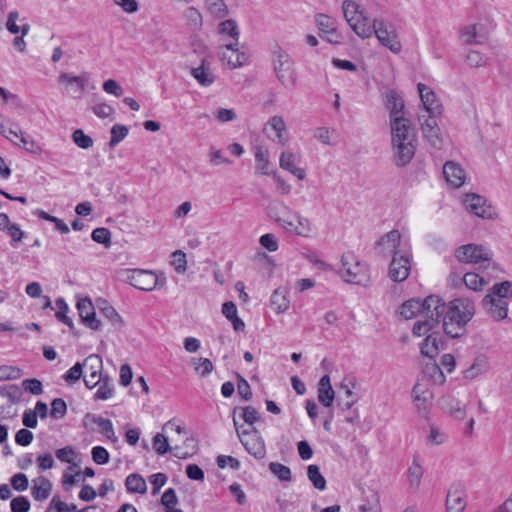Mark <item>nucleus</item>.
Returning a JSON list of instances; mask_svg holds the SVG:
<instances>
[{
	"label": "nucleus",
	"mask_w": 512,
	"mask_h": 512,
	"mask_svg": "<svg viewBox=\"0 0 512 512\" xmlns=\"http://www.w3.org/2000/svg\"><path fill=\"white\" fill-rule=\"evenodd\" d=\"M411 264L407 252L393 257L389 267V277L394 282H402L406 280L410 274Z\"/></svg>",
	"instance_id": "15"
},
{
	"label": "nucleus",
	"mask_w": 512,
	"mask_h": 512,
	"mask_svg": "<svg viewBox=\"0 0 512 512\" xmlns=\"http://www.w3.org/2000/svg\"><path fill=\"white\" fill-rule=\"evenodd\" d=\"M187 25L192 30H199L203 25V18L201 12L195 7H188L183 14Z\"/></svg>",
	"instance_id": "41"
},
{
	"label": "nucleus",
	"mask_w": 512,
	"mask_h": 512,
	"mask_svg": "<svg viewBox=\"0 0 512 512\" xmlns=\"http://www.w3.org/2000/svg\"><path fill=\"white\" fill-rule=\"evenodd\" d=\"M424 137L427 139V141L435 148H440L443 137L440 132L439 127L434 128H424L422 129Z\"/></svg>",
	"instance_id": "52"
},
{
	"label": "nucleus",
	"mask_w": 512,
	"mask_h": 512,
	"mask_svg": "<svg viewBox=\"0 0 512 512\" xmlns=\"http://www.w3.org/2000/svg\"><path fill=\"white\" fill-rule=\"evenodd\" d=\"M463 281L466 287L474 291L482 290L483 287L488 284V279H486L485 275H479L473 272L465 273Z\"/></svg>",
	"instance_id": "40"
},
{
	"label": "nucleus",
	"mask_w": 512,
	"mask_h": 512,
	"mask_svg": "<svg viewBox=\"0 0 512 512\" xmlns=\"http://www.w3.org/2000/svg\"><path fill=\"white\" fill-rule=\"evenodd\" d=\"M55 456L61 462L72 464L74 467L78 466V463L76 462L78 454L71 446H66L64 448L57 449L55 451Z\"/></svg>",
	"instance_id": "49"
},
{
	"label": "nucleus",
	"mask_w": 512,
	"mask_h": 512,
	"mask_svg": "<svg viewBox=\"0 0 512 512\" xmlns=\"http://www.w3.org/2000/svg\"><path fill=\"white\" fill-rule=\"evenodd\" d=\"M55 508L57 512H76L77 507L74 504L68 505L60 500L58 496H54L51 500L47 512H51Z\"/></svg>",
	"instance_id": "63"
},
{
	"label": "nucleus",
	"mask_w": 512,
	"mask_h": 512,
	"mask_svg": "<svg viewBox=\"0 0 512 512\" xmlns=\"http://www.w3.org/2000/svg\"><path fill=\"white\" fill-rule=\"evenodd\" d=\"M125 486L130 493L145 494L147 492V485L144 478L137 473L127 476Z\"/></svg>",
	"instance_id": "35"
},
{
	"label": "nucleus",
	"mask_w": 512,
	"mask_h": 512,
	"mask_svg": "<svg viewBox=\"0 0 512 512\" xmlns=\"http://www.w3.org/2000/svg\"><path fill=\"white\" fill-rule=\"evenodd\" d=\"M447 440L446 433L435 425H430L429 435L427 436V443L429 445H440Z\"/></svg>",
	"instance_id": "55"
},
{
	"label": "nucleus",
	"mask_w": 512,
	"mask_h": 512,
	"mask_svg": "<svg viewBox=\"0 0 512 512\" xmlns=\"http://www.w3.org/2000/svg\"><path fill=\"white\" fill-rule=\"evenodd\" d=\"M455 256L460 262L476 264L483 269L492 264V253L483 245H463L456 250Z\"/></svg>",
	"instance_id": "6"
},
{
	"label": "nucleus",
	"mask_w": 512,
	"mask_h": 512,
	"mask_svg": "<svg viewBox=\"0 0 512 512\" xmlns=\"http://www.w3.org/2000/svg\"><path fill=\"white\" fill-rule=\"evenodd\" d=\"M255 163L257 171L262 175H269V152L264 146H258L255 149Z\"/></svg>",
	"instance_id": "34"
},
{
	"label": "nucleus",
	"mask_w": 512,
	"mask_h": 512,
	"mask_svg": "<svg viewBox=\"0 0 512 512\" xmlns=\"http://www.w3.org/2000/svg\"><path fill=\"white\" fill-rule=\"evenodd\" d=\"M55 305L57 308L56 318L59 321L63 322L64 324L68 325L69 327H72V320L66 315L69 308L65 300L63 298H59L56 300Z\"/></svg>",
	"instance_id": "58"
},
{
	"label": "nucleus",
	"mask_w": 512,
	"mask_h": 512,
	"mask_svg": "<svg viewBox=\"0 0 512 512\" xmlns=\"http://www.w3.org/2000/svg\"><path fill=\"white\" fill-rule=\"evenodd\" d=\"M442 345L441 337L437 333L429 334L421 345V353L429 358H433L439 352Z\"/></svg>",
	"instance_id": "31"
},
{
	"label": "nucleus",
	"mask_w": 512,
	"mask_h": 512,
	"mask_svg": "<svg viewBox=\"0 0 512 512\" xmlns=\"http://www.w3.org/2000/svg\"><path fill=\"white\" fill-rule=\"evenodd\" d=\"M465 62L471 68H482L488 63V57L477 50H469L465 55Z\"/></svg>",
	"instance_id": "44"
},
{
	"label": "nucleus",
	"mask_w": 512,
	"mask_h": 512,
	"mask_svg": "<svg viewBox=\"0 0 512 512\" xmlns=\"http://www.w3.org/2000/svg\"><path fill=\"white\" fill-rule=\"evenodd\" d=\"M484 26L481 24H472L464 26L460 30V40L465 45H480L486 41V36L483 33Z\"/></svg>",
	"instance_id": "22"
},
{
	"label": "nucleus",
	"mask_w": 512,
	"mask_h": 512,
	"mask_svg": "<svg viewBox=\"0 0 512 512\" xmlns=\"http://www.w3.org/2000/svg\"><path fill=\"white\" fill-rule=\"evenodd\" d=\"M82 366L84 367L83 379L85 386L92 389L98 385L104 377L101 374L103 368L102 358L99 355L91 354L84 359Z\"/></svg>",
	"instance_id": "9"
},
{
	"label": "nucleus",
	"mask_w": 512,
	"mask_h": 512,
	"mask_svg": "<svg viewBox=\"0 0 512 512\" xmlns=\"http://www.w3.org/2000/svg\"><path fill=\"white\" fill-rule=\"evenodd\" d=\"M171 265L177 273L182 274L187 269L186 255L184 252L177 250L172 254Z\"/></svg>",
	"instance_id": "60"
},
{
	"label": "nucleus",
	"mask_w": 512,
	"mask_h": 512,
	"mask_svg": "<svg viewBox=\"0 0 512 512\" xmlns=\"http://www.w3.org/2000/svg\"><path fill=\"white\" fill-rule=\"evenodd\" d=\"M218 32L222 37L231 40L230 42H239L240 31L236 21L233 19L222 21L218 25Z\"/></svg>",
	"instance_id": "32"
},
{
	"label": "nucleus",
	"mask_w": 512,
	"mask_h": 512,
	"mask_svg": "<svg viewBox=\"0 0 512 512\" xmlns=\"http://www.w3.org/2000/svg\"><path fill=\"white\" fill-rule=\"evenodd\" d=\"M375 27L374 35L378 41L394 54H398L402 49V45L394 26L383 19H375Z\"/></svg>",
	"instance_id": "7"
},
{
	"label": "nucleus",
	"mask_w": 512,
	"mask_h": 512,
	"mask_svg": "<svg viewBox=\"0 0 512 512\" xmlns=\"http://www.w3.org/2000/svg\"><path fill=\"white\" fill-rule=\"evenodd\" d=\"M58 81L60 83H66L71 87V90L74 93L81 95L86 88L88 79L84 76H74L69 73L62 72L58 77Z\"/></svg>",
	"instance_id": "27"
},
{
	"label": "nucleus",
	"mask_w": 512,
	"mask_h": 512,
	"mask_svg": "<svg viewBox=\"0 0 512 512\" xmlns=\"http://www.w3.org/2000/svg\"><path fill=\"white\" fill-rule=\"evenodd\" d=\"M417 89L425 112L432 114H441L443 111V107L435 92L430 87L423 83H418Z\"/></svg>",
	"instance_id": "19"
},
{
	"label": "nucleus",
	"mask_w": 512,
	"mask_h": 512,
	"mask_svg": "<svg viewBox=\"0 0 512 512\" xmlns=\"http://www.w3.org/2000/svg\"><path fill=\"white\" fill-rule=\"evenodd\" d=\"M339 275L345 282L354 285L366 286L370 282L367 265L352 252H346L342 255Z\"/></svg>",
	"instance_id": "4"
},
{
	"label": "nucleus",
	"mask_w": 512,
	"mask_h": 512,
	"mask_svg": "<svg viewBox=\"0 0 512 512\" xmlns=\"http://www.w3.org/2000/svg\"><path fill=\"white\" fill-rule=\"evenodd\" d=\"M488 369V358L484 355H480L476 357L471 366L464 371V377L466 379L472 380L478 377L479 375L486 373Z\"/></svg>",
	"instance_id": "28"
},
{
	"label": "nucleus",
	"mask_w": 512,
	"mask_h": 512,
	"mask_svg": "<svg viewBox=\"0 0 512 512\" xmlns=\"http://www.w3.org/2000/svg\"><path fill=\"white\" fill-rule=\"evenodd\" d=\"M301 161L299 153L290 150L283 151L279 158V166L281 169L290 172L299 180H303L306 176L305 169L298 167Z\"/></svg>",
	"instance_id": "18"
},
{
	"label": "nucleus",
	"mask_w": 512,
	"mask_h": 512,
	"mask_svg": "<svg viewBox=\"0 0 512 512\" xmlns=\"http://www.w3.org/2000/svg\"><path fill=\"white\" fill-rule=\"evenodd\" d=\"M67 411V405L65 401L61 398H56L51 403V412L50 415L53 418L60 419L65 416Z\"/></svg>",
	"instance_id": "64"
},
{
	"label": "nucleus",
	"mask_w": 512,
	"mask_h": 512,
	"mask_svg": "<svg viewBox=\"0 0 512 512\" xmlns=\"http://www.w3.org/2000/svg\"><path fill=\"white\" fill-rule=\"evenodd\" d=\"M177 503L178 499L175 490L173 488L167 489L161 497V504L165 507V512L176 508Z\"/></svg>",
	"instance_id": "62"
},
{
	"label": "nucleus",
	"mask_w": 512,
	"mask_h": 512,
	"mask_svg": "<svg viewBox=\"0 0 512 512\" xmlns=\"http://www.w3.org/2000/svg\"><path fill=\"white\" fill-rule=\"evenodd\" d=\"M99 309L103 316L111 321L112 324L122 326L121 316L107 301L102 300L99 304Z\"/></svg>",
	"instance_id": "47"
},
{
	"label": "nucleus",
	"mask_w": 512,
	"mask_h": 512,
	"mask_svg": "<svg viewBox=\"0 0 512 512\" xmlns=\"http://www.w3.org/2000/svg\"><path fill=\"white\" fill-rule=\"evenodd\" d=\"M442 406L444 409L448 410L453 417L457 419H463L465 417V405H462L460 402L456 401L453 398H443Z\"/></svg>",
	"instance_id": "43"
},
{
	"label": "nucleus",
	"mask_w": 512,
	"mask_h": 512,
	"mask_svg": "<svg viewBox=\"0 0 512 512\" xmlns=\"http://www.w3.org/2000/svg\"><path fill=\"white\" fill-rule=\"evenodd\" d=\"M267 136L278 144L284 146L288 142V132L284 119L281 116H273L267 122L265 128Z\"/></svg>",
	"instance_id": "14"
},
{
	"label": "nucleus",
	"mask_w": 512,
	"mask_h": 512,
	"mask_svg": "<svg viewBox=\"0 0 512 512\" xmlns=\"http://www.w3.org/2000/svg\"><path fill=\"white\" fill-rule=\"evenodd\" d=\"M234 426L241 443L245 447L246 451L257 459H262L266 455V448L263 439L258 434V431L253 428V434L247 430H239L238 422L234 418Z\"/></svg>",
	"instance_id": "8"
},
{
	"label": "nucleus",
	"mask_w": 512,
	"mask_h": 512,
	"mask_svg": "<svg viewBox=\"0 0 512 512\" xmlns=\"http://www.w3.org/2000/svg\"><path fill=\"white\" fill-rule=\"evenodd\" d=\"M287 295L288 292L284 288H278L273 292L270 298V303L276 313L280 314L288 310L290 301L287 298Z\"/></svg>",
	"instance_id": "30"
},
{
	"label": "nucleus",
	"mask_w": 512,
	"mask_h": 512,
	"mask_svg": "<svg viewBox=\"0 0 512 512\" xmlns=\"http://www.w3.org/2000/svg\"><path fill=\"white\" fill-rule=\"evenodd\" d=\"M487 295H493L500 299H506L507 301L512 300V282L503 281L494 284Z\"/></svg>",
	"instance_id": "42"
},
{
	"label": "nucleus",
	"mask_w": 512,
	"mask_h": 512,
	"mask_svg": "<svg viewBox=\"0 0 512 512\" xmlns=\"http://www.w3.org/2000/svg\"><path fill=\"white\" fill-rule=\"evenodd\" d=\"M153 448L159 455H164L168 451H172V447L169 446L168 437L162 433H157L152 441Z\"/></svg>",
	"instance_id": "54"
},
{
	"label": "nucleus",
	"mask_w": 512,
	"mask_h": 512,
	"mask_svg": "<svg viewBox=\"0 0 512 512\" xmlns=\"http://www.w3.org/2000/svg\"><path fill=\"white\" fill-rule=\"evenodd\" d=\"M51 490L52 484L47 478L39 476L33 479L31 494L36 501L46 500L49 497Z\"/></svg>",
	"instance_id": "26"
},
{
	"label": "nucleus",
	"mask_w": 512,
	"mask_h": 512,
	"mask_svg": "<svg viewBox=\"0 0 512 512\" xmlns=\"http://www.w3.org/2000/svg\"><path fill=\"white\" fill-rule=\"evenodd\" d=\"M446 305L438 296L431 295L422 301L421 318L426 319L433 325H438L440 319L443 320Z\"/></svg>",
	"instance_id": "10"
},
{
	"label": "nucleus",
	"mask_w": 512,
	"mask_h": 512,
	"mask_svg": "<svg viewBox=\"0 0 512 512\" xmlns=\"http://www.w3.org/2000/svg\"><path fill=\"white\" fill-rule=\"evenodd\" d=\"M307 476L314 488L321 491L326 488V480L320 473L319 467L317 465L311 464L308 466Z\"/></svg>",
	"instance_id": "46"
},
{
	"label": "nucleus",
	"mask_w": 512,
	"mask_h": 512,
	"mask_svg": "<svg viewBox=\"0 0 512 512\" xmlns=\"http://www.w3.org/2000/svg\"><path fill=\"white\" fill-rule=\"evenodd\" d=\"M269 470L280 481L289 482L292 479L290 468L279 462H271L269 464Z\"/></svg>",
	"instance_id": "50"
},
{
	"label": "nucleus",
	"mask_w": 512,
	"mask_h": 512,
	"mask_svg": "<svg viewBox=\"0 0 512 512\" xmlns=\"http://www.w3.org/2000/svg\"><path fill=\"white\" fill-rule=\"evenodd\" d=\"M422 301L420 299H410L401 306V315L405 319L421 317Z\"/></svg>",
	"instance_id": "39"
},
{
	"label": "nucleus",
	"mask_w": 512,
	"mask_h": 512,
	"mask_svg": "<svg viewBox=\"0 0 512 512\" xmlns=\"http://www.w3.org/2000/svg\"><path fill=\"white\" fill-rule=\"evenodd\" d=\"M466 507L464 487L459 483L452 484L446 495L447 512H463Z\"/></svg>",
	"instance_id": "17"
},
{
	"label": "nucleus",
	"mask_w": 512,
	"mask_h": 512,
	"mask_svg": "<svg viewBox=\"0 0 512 512\" xmlns=\"http://www.w3.org/2000/svg\"><path fill=\"white\" fill-rule=\"evenodd\" d=\"M221 59L230 68L234 69L244 64L246 57L239 52V42H229L221 48Z\"/></svg>",
	"instance_id": "20"
},
{
	"label": "nucleus",
	"mask_w": 512,
	"mask_h": 512,
	"mask_svg": "<svg viewBox=\"0 0 512 512\" xmlns=\"http://www.w3.org/2000/svg\"><path fill=\"white\" fill-rule=\"evenodd\" d=\"M335 398L329 375L321 377L318 383V401L325 407H331Z\"/></svg>",
	"instance_id": "24"
},
{
	"label": "nucleus",
	"mask_w": 512,
	"mask_h": 512,
	"mask_svg": "<svg viewBox=\"0 0 512 512\" xmlns=\"http://www.w3.org/2000/svg\"><path fill=\"white\" fill-rule=\"evenodd\" d=\"M191 364L194 370L201 376L210 374L213 370L212 362L207 358H193Z\"/></svg>",
	"instance_id": "53"
},
{
	"label": "nucleus",
	"mask_w": 512,
	"mask_h": 512,
	"mask_svg": "<svg viewBox=\"0 0 512 512\" xmlns=\"http://www.w3.org/2000/svg\"><path fill=\"white\" fill-rule=\"evenodd\" d=\"M128 134V128L124 125L115 124L111 128V138L109 146L114 147L121 142Z\"/></svg>",
	"instance_id": "57"
},
{
	"label": "nucleus",
	"mask_w": 512,
	"mask_h": 512,
	"mask_svg": "<svg viewBox=\"0 0 512 512\" xmlns=\"http://www.w3.org/2000/svg\"><path fill=\"white\" fill-rule=\"evenodd\" d=\"M193 77L203 86H209L214 82V76L203 64L191 70Z\"/></svg>",
	"instance_id": "48"
},
{
	"label": "nucleus",
	"mask_w": 512,
	"mask_h": 512,
	"mask_svg": "<svg viewBox=\"0 0 512 512\" xmlns=\"http://www.w3.org/2000/svg\"><path fill=\"white\" fill-rule=\"evenodd\" d=\"M73 142L82 149H88L93 145V139L86 135L83 130L77 129L72 134Z\"/></svg>",
	"instance_id": "59"
},
{
	"label": "nucleus",
	"mask_w": 512,
	"mask_h": 512,
	"mask_svg": "<svg viewBox=\"0 0 512 512\" xmlns=\"http://www.w3.org/2000/svg\"><path fill=\"white\" fill-rule=\"evenodd\" d=\"M432 397V392H430L427 385L418 380L412 389V398L417 408L426 409Z\"/></svg>",
	"instance_id": "25"
},
{
	"label": "nucleus",
	"mask_w": 512,
	"mask_h": 512,
	"mask_svg": "<svg viewBox=\"0 0 512 512\" xmlns=\"http://www.w3.org/2000/svg\"><path fill=\"white\" fill-rule=\"evenodd\" d=\"M91 238L99 244L109 247L111 244V233L107 228L100 227L92 231Z\"/></svg>",
	"instance_id": "56"
},
{
	"label": "nucleus",
	"mask_w": 512,
	"mask_h": 512,
	"mask_svg": "<svg viewBox=\"0 0 512 512\" xmlns=\"http://www.w3.org/2000/svg\"><path fill=\"white\" fill-rule=\"evenodd\" d=\"M77 309L82 322L92 330H98L101 326L100 320L95 317L94 306L89 298L80 299L77 302Z\"/></svg>",
	"instance_id": "21"
},
{
	"label": "nucleus",
	"mask_w": 512,
	"mask_h": 512,
	"mask_svg": "<svg viewBox=\"0 0 512 512\" xmlns=\"http://www.w3.org/2000/svg\"><path fill=\"white\" fill-rule=\"evenodd\" d=\"M385 105L390 112L392 159L396 166L404 167L415 155L417 139L410 120L404 117L403 99L390 90L385 94Z\"/></svg>",
	"instance_id": "1"
},
{
	"label": "nucleus",
	"mask_w": 512,
	"mask_h": 512,
	"mask_svg": "<svg viewBox=\"0 0 512 512\" xmlns=\"http://www.w3.org/2000/svg\"><path fill=\"white\" fill-rule=\"evenodd\" d=\"M205 11L215 19H221L228 15L229 10L224 0H205Z\"/></svg>",
	"instance_id": "33"
},
{
	"label": "nucleus",
	"mask_w": 512,
	"mask_h": 512,
	"mask_svg": "<svg viewBox=\"0 0 512 512\" xmlns=\"http://www.w3.org/2000/svg\"><path fill=\"white\" fill-rule=\"evenodd\" d=\"M465 208L480 218H491L492 209L484 197L478 194H466L463 199Z\"/></svg>",
	"instance_id": "16"
},
{
	"label": "nucleus",
	"mask_w": 512,
	"mask_h": 512,
	"mask_svg": "<svg viewBox=\"0 0 512 512\" xmlns=\"http://www.w3.org/2000/svg\"><path fill=\"white\" fill-rule=\"evenodd\" d=\"M315 21L319 30L328 35H335L337 29V21L326 15V14H318L315 17Z\"/></svg>",
	"instance_id": "38"
},
{
	"label": "nucleus",
	"mask_w": 512,
	"mask_h": 512,
	"mask_svg": "<svg viewBox=\"0 0 512 512\" xmlns=\"http://www.w3.org/2000/svg\"><path fill=\"white\" fill-rule=\"evenodd\" d=\"M85 419H90L93 423L97 424L108 439L113 442L117 441V437L113 429V424L110 419H105L101 416H96L93 414H87Z\"/></svg>",
	"instance_id": "36"
},
{
	"label": "nucleus",
	"mask_w": 512,
	"mask_h": 512,
	"mask_svg": "<svg viewBox=\"0 0 512 512\" xmlns=\"http://www.w3.org/2000/svg\"><path fill=\"white\" fill-rule=\"evenodd\" d=\"M400 245L401 234L398 230H392L380 239L378 249L383 256L387 257L392 255L393 258L405 252L400 249Z\"/></svg>",
	"instance_id": "13"
},
{
	"label": "nucleus",
	"mask_w": 512,
	"mask_h": 512,
	"mask_svg": "<svg viewBox=\"0 0 512 512\" xmlns=\"http://www.w3.org/2000/svg\"><path fill=\"white\" fill-rule=\"evenodd\" d=\"M99 384L100 386L95 393V399H110L114 394L113 380L109 376H104Z\"/></svg>",
	"instance_id": "45"
},
{
	"label": "nucleus",
	"mask_w": 512,
	"mask_h": 512,
	"mask_svg": "<svg viewBox=\"0 0 512 512\" xmlns=\"http://www.w3.org/2000/svg\"><path fill=\"white\" fill-rule=\"evenodd\" d=\"M83 370L82 362H77L63 375V378L68 384H73L83 376Z\"/></svg>",
	"instance_id": "61"
},
{
	"label": "nucleus",
	"mask_w": 512,
	"mask_h": 512,
	"mask_svg": "<svg viewBox=\"0 0 512 512\" xmlns=\"http://www.w3.org/2000/svg\"><path fill=\"white\" fill-rule=\"evenodd\" d=\"M349 26L359 37L363 39L371 37L376 31L375 20L371 25L364 15L362 19L352 21Z\"/></svg>",
	"instance_id": "29"
},
{
	"label": "nucleus",
	"mask_w": 512,
	"mask_h": 512,
	"mask_svg": "<svg viewBox=\"0 0 512 512\" xmlns=\"http://www.w3.org/2000/svg\"><path fill=\"white\" fill-rule=\"evenodd\" d=\"M126 278L133 287L147 292L166 285V276L161 271L133 269L127 271Z\"/></svg>",
	"instance_id": "5"
},
{
	"label": "nucleus",
	"mask_w": 512,
	"mask_h": 512,
	"mask_svg": "<svg viewBox=\"0 0 512 512\" xmlns=\"http://www.w3.org/2000/svg\"><path fill=\"white\" fill-rule=\"evenodd\" d=\"M485 313L494 321H503L508 318L509 301L493 295H485L482 300Z\"/></svg>",
	"instance_id": "12"
},
{
	"label": "nucleus",
	"mask_w": 512,
	"mask_h": 512,
	"mask_svg": "<svg viewBox=\"0 0 512 512\" xmlns=\"http://www.w3.org/2000/svg\"><path fill=\"white\" fill-rule=\"evenodd\" d=\"M342 11L344 18L348 24H350L352 21L356 19H362L364 15L363 11L360 10L359 5L352 0L343 1Z\"/></svg>",
	"instance_id": "37"
},
{
	"label": "nucleus",
	"mask_w": 512,
	"mask_h": 512,
	"mask_svg": "<svg viewBox=\"0 0 512 512\" xmlns=\"http://www.w3.org/2000/svg\"><path fill=\"white\" fill-rule=\"evenodd\" d=\"M276 205L271 204L269 206V214L274 218L276 222H278L285 229H293V231L302 237H311L314 228L309 219L296 214L295 217L297 219V224H294L291 221H288L284 218L278 217L275 213Z\"/></svg>",
	"instance_id": "11"
},
{
	"label": "nucleus",
	"mask_w": 512,
	"mask_h": 512,
	"mask_svg": "<svg viewBox=\"0 0 512 512\" xmlns=\"http://www.w3.org/2000/svg\"><path fill=\"white\" fill-rule=\"evenodd\" d=\"M475 314L474 301L467 297L456 298L446 306L443 316V329L451 338H458L465 334L466 325Z\"/></svg>",
	"instance_id": "2"
},
{
	"label": "nucleus",
	"mask_w": 512,
	"mask_h": 512,
	"mask_svg": "<svg viewBox=\"0 0 512 512\" xmlns=\"http://www.w3.org/2000/svg\"><path fill=\"white\" fill-rule=\"evenodd\" d=\"M272 63L276 77L282 86L293 89L297 83V72L291 55L278 46L272 53Z\"/></svg>",
	"instance_id": "3"
},
{
	"label": "nucleus",
	"mask_w": 512,
	"mask_h": 512,
	"mask_svg": "<svg viewBox=\"0 0 512 512\" xmlns=\"http://www.w3.org/2000/svg\"><path fill=\"white\" fill-rule=\"evenodd\" d=\"M443 174L446 181L454 188L461 187L466 179L464 169L456 162L448 161L443 167Z\"/></svg>",
	"instance_id": "23"
},
{
	"label": "nucleus",
	"mask_w": 512,
	"mask_h": 512,
	"mask_svg": "<svg viewBox=\"0 0 512 512\" xmlns=\"http://www.w3.org/2000/svg\"><path fill=\"white\" fill-rule=\"evenodd\" d=\"M422 475V467L414 460L408 469L409 484L412 489L417 490L419 488Z\"/></svg>",
	"instance_id": "51"
}]
</instances>
